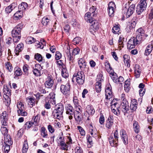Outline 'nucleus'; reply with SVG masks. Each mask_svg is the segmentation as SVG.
Returning <instances> with one entry per match:
<instances>
[{
	"instance_id": "f257e3e1",
	"label": "nucleus",
	"mask_w": 153,
	"mask_h": 153,
	"mask_svg": "<svg viewBox=\"0 0 153 153\" xmlns=\"http://www.w3.org/2000/svg\"><path fill=\"white\" fill-rule=\"evenodd\" d=\"M90 14L86 13L85 15V19L87 22L90 23L91 25H90L89 30L90 32L93 33L98 30L100 26L99 23L96 20H93V19L90 18Z\"/></svg>"
},
{
	"instance_id": "f03ea898",
	"label": "nucleus",
	"mask_w": 153,
	"mask_h": 153,
	"mask_svg": "<svg viewBox=\"0 0 153 153\" xmlns=\"http://www.w3.org/2000/svg\"><path fill=\"white\" fill-rule=\"evenodd\" d=\"M85 75L84 73L82 71L78 72L77 73H75L72 78V81L76 82L79 85H82L84 82Z\"/></svg>"
},
{
	"instance_id": "7ed1b4c3",
	"label": "nucleus",
	"mask_w": 153,
	"mask_h": 153,
	"mask_svg": "<svg viewBox=\"0 0 153 153\" xmlns=\"http://www.w3.org/2000/svg\"><path fill=\"white\" fill-rule=\"evenodd\" d=\"M64 111V106L62 103H59L55 105V109L53 112L52 114L54 117L59 119L62 116Z\"/></svg>"
},
{
	"instance_id": "20e7f679",
	"label": "nucleus",
	"mask_w": 153,
	"mask_h": 153,
	"mask_svg": "<svg viewBox=\"0 0 153 153\" xmlns=\"http://www.w3.org/2000/svg\"><path fill=\"white\" fill-rule=\"evenodd\" d=\"M135 9V5H130L128 2L126 3L123 10V13H126L127 18L129 17L133 13Z\"/></svg>"
},
{
	"instance_id": "39448f33",
	"label": "nucleus",
	"mask_w": 153,
	"mask_h": 153,
	"mask_svg": "<svg viewBox=\"0 0 153 153\" xmlns=\"http://www.w3.org/2000/svg\"><path fill=\"white\" fill-rule=\"evenodd\" d=\"M23 28V25L22 24L20 23L17 25L12 31V37H21V30Z\"/></svg>"
},
{
	"instance_id": "423d86ee",
	"label": "nucleus",
	"mask_w": 153,
	"mask_h": 153,
	"mask_svg": "<svg viewBox=\"0 0 153 153\" xmlns=\"http://www.w3.org/2000/svg\"><path fill=\"white\" fill-rule=\"evenodd\" d=\"M146 0H140L139 4L136 8V11L138 14L140 15L144 10H146L147 3Z\"/></svg>"
},
{
	"instance_id": "0eeeda50",
	"label": "nucleus",
	"mask_w": 153,
	"mask_h": 153,
	"mask_svg": "<svg viewBox=\"0 0 153 153\" xmlns=\"http://www.w3.org/2000/svg\"><path fill=\"white\" fill-rule=\"evenodd\" d=\"M70 85L68 83L65 85H61L60 86V90L61 92L66 97H68L70 94Z\"/></svg>"
},
{
	"instance_id": "6e6552de",
	"label": "nucleus",
	"mask_w": 153,
	"mask_h": 153,
	"mask_svg": "<svg viewBox=\"0 0 153 153\" xmlns=\"http://www.w3.org/2000/svg\"><path fill=\"white\" fill-rule=\"evenodd\" d=\"M17 107L18 108V113L22 116H26L27 113L25 111L24 105L21 102H19L17 104Z\"/></svg>"
},
{
	"instance_id": "1a4fd4ad",
	"label": "nucleus",
	"mask_w": 153,
	"mask_h": 153,
	"mask_svg": "<svg viewBox=\"0 0 153 153\" xmlns=\"http://www.w3.org/2000/svg\"><path fill=\"white\" fill-rule=\"evenodd\" d=\"M54 81L53 76L50 74H48L45 85L48 88H51L53 85Z\"/></svg>"
},
{
	"instance_id": "9d476101",
	"label": "nucleus",
	"mask_w": 153,
	"mask_h": 153,
	"mask_svg": "<svg viewBox=\"0 0 153 153\" xmlns=\"http://www.w3.org/2000/svg\"><path fill=\"white\" fill-rule=\"evenodd\" d=\"M65 108L66 110V114L70 115L68 117L69 119L70 120L72 119V115H74V112L73 107L71 104H66L65 105Z\"/></svg>"
},
{
	"instance_id": "9b49d317",
	"label": "nucleus",
	"mask_w": 153,
	"mask_h": 153,
	"mask_svg": "<svg viewBox=\"0 0 153 153\" xmlns=\"http://www.w3.org/2000/svg\"><path fill=\"white\" fill-rule=\"evenodd\" d=\"M138 44L135 40V38L134 37H131L128 42L127 47L129 49H131L134 48L135 46Z\"/></svg>"
},
{
	"instance_id": "f8f14e48",
	"label": "nucleus",
	"mask_w": 153,
	"mask_h": 153,
	"mask_svg": "<svg viewBox=\"0 0 153 153\" xmlns=\"http://www.w3.org/2000/svg\"><path fill=\"white\" fill-rule=\"evenodd\" d=\"M116 100H113L111 102V108L112 112L114 113L117 116H118L120 114V110L118 108L119 107H117L116 108H113V105L114 106V108L116 107V105H117V103L115 102Z\"/></svg>"
},
{
	"instance_id": "ddd939ff",
	"label": "nucleus",
	"mask_w": 153,
	"mask_h": 153,
	"mask_svg": "<svg viewBox=\"0 0 153 153\" xmlns=\"http://www.w3.org/2000/svg\"><path fill=\"white\" fill-rule=\"evenodd\" d=\"M103 81L101 75L99 76L97 81L95 84V89L97 92H100L101 90V82Z\"/></svg>"
},
{
	"instance_id": "4468645a",
	"label": "nucleus",
	"mask_w": 153,
	"mask_h": 153,
	"mask_svg": "<svg viewBox=\"0 0 153 153\" xmlns=\"http://www.w3.org/2000/svg\"><path fill=\"white\" fill-rule=\"evenodd\" d=\"M120 134L124 143L126 145L127 144L128 142V137L126 131L122 129L120 131Z\"/></svg>"
},
{
	"instance_id": "2eb2a0df",
	"label": "nucleus",
	"mask_w": 153,
	"mask_h": 153,
	"mask_svg": "<svg viewBox=\"0 0 153 153\" xmlns=\"http://www.w3.org/2000/svg\"><path fill=\"white\" fill-rule=\"evenodd\" d=\"M7 118L8 116L7 112L5 111H4L1 116V121L3 125H7Z\"/></svg>"
},
{
	"instance_id": "dca6fc26",
	"label": "nucleus",
	"mask_w": 153,
	"mask_h": 153,
	"mask_svg": "<svg viewBox=\"0 0 153 153\" xmlns=\"http://www.w3.org/2000/svg\"><path fill=\"white\" fill-rule=\"evenodd\" d=\"M113 117L110 115L109 116L105 124L106 127L108 129H110L113 124Z\"/></svg>"
},
{
	"instance_id": "f3484780",
	"label": "nucleus",
	"mask_w": 153,
	"mask_h": 153,
	"mask_svg": "<svg viewBox=\"0 0 153 153\" xmlns=\"http://www.w3.org/2000/svg\"><path fill=\"white\" fill-rule=\"evenodd\" d=\"M78 109L79 110L80 112L79 111H76L74 112V116L76 121L80 122L82 120V114L81 112V111L80 108H78Z\"/></svg>"
},
{
	"instance_id": "a211bd4d",
	"label": "nucleus",
	"mask_w": 153,
	"mask_h": 153,
	"mask_svg": "<svg viewBox=\"0 0 153 153\" xmlns=\"http://www.w3.org/2000/svg\"><path fill=\"white\" fill-rule=\"evenodd\" d=\"M24 48V45L22 43H21L17 45L15 50L16 54L18 55L19 53L22 51Z\"/></svg>"
},
{
	"instance_id": "6ab92c4d",
	"label": "nucleus",
	"mask_w": 153,
	"mask_h": 153,
	"mask_svg": "<svg viewBox=\"0 0 153 153\" xmlns=\"http://www.w3.org/2000/svg\"><path fill=\"white\" fill-rule=\"evenodd\" d=\"M78 63L79 66L81 70H82V69L83 68H87L86 67L87 65L86 62L83 59H80L78 61Z\"/></svg>"
},
{
	"instance_id": "aec40b11",
	"label": "nucleus",
	"mask_w": 153,
	"mask_h": 153,
	"mask_svg": "<svg viewBox=\"0 0 153 153\" xmlns=\"http://www.w3.org/2000/svg\"><path fill=\"white\" fill-rule=\"evenodd\" d=\"M4 143L8 145H11L13 144V141L10 138V135H7L4 137Z\"/></svg>"
},
{
	"instance_id": "412c9836",
	"label": "nucleus",
	"mask_w": 153,
	"mask_h": 153,
	"mask_svg": "<svg viewBox=\"0 0 153 153\" xmlns=\"http://www.w3.org/2000/svg\"><path fill=\"white\" fill-rule=\"evenodd\" d=\"M7 126V125H4L2 124L1 127V131L2 134L4 135V137L8 135V129H7V127H5V126Z\"/></svg>"
},
{
	"instance_id": "4be33fe9",
	"label": "nucleus",
	"mask_w": 153,
	"mask_h": 153,
	"mask_svg": "<svg viewBox=\"0 0 153 153\" xmlns=\"http://www.w3.org/2000/svg\"><path fill=\"white\" fill-rule=\"evenodd\" d=\"M123 58L125 65L129 67L130 66V64L129 63V56L128 55L125 54L124 55Z\"/></svg>"
},
{
	"instance_id": "5701e85b",
	"label": "nucleus",
	"mask_w": 153,
	"mask_h": 153,
	"mask_svg": "<svg viewBox=\"0 0 153 153\" xmlns=\"http://www.w3.org/2000/svg\"><path fill=\"white\" fill-rule=\"evenodd\" d=\"M26 100L28 102L29 105H31L30 106L31 107H32L33 105H35V100L34 98L28 97L26 98Z\"/></svg>"
},
{
	"instance_id": "b1692460",
	"label": "nucleus",
	"mask_w": 153,
	"mask_h": 153,
	"mask_svg": "<svg viewBox=\"0 0 153 153\" xmlns=\"http://www.w3.org/2000/svg\"><path fill=\"white\" fill-rule=\"evenodd\" d=\"M41 134L43 138H47L48 134H47V131L45 127H44L41 128L40 129Z\"/></svg>"
},
{
	"instance_id": "393cba45",
	"label": "nucleus",
	"mask_w": 153,
	"mask_h": 153,
	"mask_svg": "<svg viewBox=\"0 0 153 153\" xmlns=\"http://www.w3.org/2000/svg\"><path fill=\"white\" fill-rule=\"evenodd\" d=\"M86 112L90 115L93 114L95 112V110L92 107L88 105L86 108Z\"/></svg>"
},
{
	"instance_id": "a878e982",
	"label": "nucleus",
	"mask_w": 153,
	"mask_h": 153,
	"mask_svg": "<svg viewBox=\"0 0 153 153\" xmlns=\"http://www.w3.org/2000/svg\"><path fill=\"white\" fill-rule=\"evenodd\" d=\"M62 75L65 78H67L69 76V74L67 69L65 68H63L62 70Z\"/></svg>"
},
{
	"instance_id": "bb28decb",
	"label": "nucleus",
	"mask_w": 153,
	"mask_h": 153,
	"mask_svg": "<svg viewBox=\"0 0 153 153\" xmlns=\"http://www.w3.org/2000/svg\"><path fill=\"white\" fill-rule=\"evenodd\" d=\"M106 98L109 100L113 96L111 90H105Z\"/></svg>"
},
{
	"instance_id": "cd10ccee",
	"label": "nucleus",
	"mask_w": 153,
	"mask_h": 153,
	"mask_svg": "<svg viewBox=\"0 0 153 153\" xmlns=\"http://www.w3.org/2000/svg\"><path fill=\"white\" fill-rule=\"evenodd\" d=\"M152 47L151 45L149 44L146 48L145 54L146 56L149 55L152 51Z\"/></svg>"
},
{
	"instance_id": "c85d7f7f",
	"label": "nucleus",
	"mask_w": 153,
	"mask_h": 153,
	"mask_svg": "<svg viewBox=\"0 0 153 153\" xmlns=\"http://www.w3.org/2000/svg\"><path fill=\"white\" fill-rule=\"evenodd\" d=\"M60 145L61 146V149L63 150H68V145L65 143L64 141L62 140H60Z\"/></svg>"
},
{
	"instance_id": "c756f323",
	"label": "nucleus",
	"mask_w": 153,
	"mask_h": 153,
	"mask_svg": "<svg viewBox=\"0 0 153 153\" xmlns=\"http://www.w3.org/2000/svg\"><path fill=\"white\" fill-rule=\"evenodd\" d=\"M19 8L22 10H25L28 8V4L26 2H22L19 6Z\"/></svg>"
},
{
	"instance_id": "7c9ffc66",
	"label": "nucleus",
	"mask_w": 153,
	"mask_h": 153,
	"mask_svg": "<svg viewBox=\"0 0 153 153\" xmlns=\"http://www.w3.org/2000/svg\"><path fill=\"white\" fill-rule=\"evenodd\" d=\"M133 127L135 132L137 133H138L140 131L139 126L138 125V123L136 121H134Z\"/></svg>"
},
{
	"instance_id": "2f4dec72",
	"label": "nucleus",
	"mask_w": 153,
	"mask_h": 153,
	"mask_svg": "<svg viewBox=\"0 0 153 153\" xmlns=\"http://www.w3.org/2000/svg\"><path fill=\"white\" fill-rule=\"evenodd\" d=\"M106 65H105L106 66H107V68H108L106 69L107 72L109 73L110 75H111L114 72V71L113 70L110 66V64L108 62H106Z\"/></svg>"
},
{
	"instance_id": "473e14b6",
	"label": "nucleus",
	"mask_w": 153,
	"mask_h": 153,
	"mask_svg": "<svg viewBox=\"0 0 153 153\" xmlns=\"http://www.w3.org/2000/svg\"><path fill=\"white\" fill-rule=\"evenodd\" d=\"M28 148V145L27 141H25L22 149V153H26Z\"/></svg>"
},
{
	"instance_id": "72a5a7b5",
	"label": "nucleus",
	"mask_w": 153,
	"mask_h": 153,
	"mask_svg": "<svg viewBox=\"0 0 153 153\" xmlns=\"http://www.w3.org/2000/svg\"><path fill=\"white\" fill-rule=\"evenodd\" d=\"M11 145L5 144L3 146L2 149L4 150L5 153H8L10 150V146Z\"/></svg>"
},
{
	"instance_id": "f704fd0d",
	"label": "nucleus",
	"mask_w": 153,
	"mask_h": 153,
	"mask_svg": "<svg viewBox=\"0 0 153 153\" xmlns=\"http://www.w3.org/2000/svg\"><path fill=\"white\" fill-rule=\"evenodd\" d=\"M5 67L10 72L11 71L13 70V67L12 65L9 62H7L5 63Z\"/></svg>"
},
{
	"instance_id": "c9c22d12",
	"label": "nucleus",
	"mask_w": 153,
	"mask_h": 153,
	"mask_svg": "<svg viewBox=\"0 0 153 153\" xmlns=\"http://www.w3.org/2000/svg\"><path fill=\"white\" fill-rule=\"evenodd\" d=\"M120 28L118 25L114 26L112 29V32L114 34H118Z\"/></svg>"
},
{
	"instance_id": "e433bc0d",
	"label": "nucleus",
	"mask_w": 153,
	"mask_h": 153,
	"mask_svg": "<svg viewBox=\"0 0 153 153\" xmlns=\"http://www.w3.org/2000/svg\"><path fill=\"white\" fill-rule=\"evenodd\" d=\"M136 38H135V40L136 41V42H137L138 44H139L141 42L143 36L140 35L138 34H136Z\"/></svg>"
},
{
	"instance_id": "4c0bfd02",
	"label": "nucleus",
	"mask_w": 153,
	"mask_h": 153,
	"mask_svg": "<svg viewBox=\"0 0 153 153\" xmlns=\"http://www.w3.org/2000/svg\"><path fill=\"white\" fill-rule=\"evenodd\" d=\"M108 139L110 144L111 146H114L115 143H117L116 141L114 140V139L112 136H110Z\"/></svg>"
},
{
	"instance_id": "58836bf2",
	"label": "nucleus",
	"mask_w": 153,
	"mask_h": 153,
	"mask_svg": "<svg viewBox=\"0 0 153 153\" xmlns=\"http://www.w3.org/2000/svg\"><path fill=\"white\" fill-rule=\"evenodd\" d=\"M137 18L136 17L133 18L131 21V26L132 28H134L137 22Z\"/></svg>"
},
{
	"instance_id": "ea45409f",
	"label": "nucleus",
	"mask_w": 153,
	"mask_h": 153,
	"mask_svg": "<svg viewBox=\"0 0 153 153\" xmlns=\"http://www.w3.org/2000/svg\"><path fill=\"white\" fill-rule=\"evenodd\" d=\"M51 101L50 102V100H48V99L46 100L44 105L45 108L47 109H49L51 108V105L50 104Z\"/></svg>"
},
{
	"instance_id": "a19ab883",
	"label": "nucleus",
	"mask_w": 153,
	"mask_h": 153,
	"mask_svg": "<svg viewBox=\"0 0 153 153\" xmlns=\"http://www.w3.org/2000/svg\"><path fill=\"white\" fill-rule=\"evenodd\" d=\"M35 58L39 62H42V55L38 53H37L35 55Z\"/></svg>"
},
{
	"instance_id": "79ce46f5",
	"label": "nucleus",
	"mask_w": 153,
	"mask_h": 153,
	"mask_svg": "<svg viewBox=\"0 0 153 153\" xmlns=\"http://www.w3.org/2000/svg\"><path fill=\"white\" fill-rule=\"evenodd\" d=\"M10 90L9 89L7 86L4 85V88L3 89V92L4 94L9 95L10 94Z\"/></svg>"
},
{
	"instance_id": "37998d69",
	"label": "nucleus",
	"mask_w": 153,
	"mask_h": 153,
	"mask_svg": "<svg viewBox=\"0 0 153 153\" xmlns=\"http://www.w3.org/2000/svg\"><path fill=\"white\" fill-rule=\"evenodd\" d=\"M121 110L124 113V115H125L126 114L128 113V111L129 110V106H121Z\"/></svg>"
},
{
	"instance_id": "c03bdc74",
	"label": "nucleus",
	"mask_w": 153,
	"mask_h": 153,
	"mask_svg": "<svg viewBox=\"0 0 153 153\" xmlns=\"http://www.w3.org/2000/svg\"><path fill=\"white\" fill-rule=\"evenodd\" d=\"M114 8H110L108 7V15L111 17L114 16Z\"/></svg>"
},
{
	"instance_id": "a18cd8bd",
	"label": "nucleus",
	"mask_w": 153,
	"mask_h": 153,
	"mask_svg": "<svg viewBox=\"0 0 153 153\" xmlns=\"http://www.w3.org/2000/svg\"><path fill=\"white\" fill-rule=\"evenodd\" d=\"M116 82H114L116 83L117 84H122V82L123 81L124 79L123 78L122 76H120L119 77H117L116 79Z\"/></svg>"
},
{
	"instance_id": "49530a36",
	"label": "nucleus",
	"mask_w": 153,
	"mask_h": 153,
	"mask_svg": "<svg viewBox=\"0 0 153 153\" xmlns=\"http://www.w3.org/2000/svg\"><path fill=\"white\" fill-rule=\"evenodd\" d=\"M33 72L36 76H40L41 75L40 72L36 68H33Z\"/></svg>"
},
{
	"instance_id": "de8ad7c7",
	"label": "nucleus",
	"mask_w": 153,
	"mask_h": 153,
	"mask_svg": "<svg viewBox=\"0 0 153 153\" xmlns=\"http://www.w3.org/2000/svg\"><path fill=\"white\" fill-rule=\"evenodd\" d=\"M33 124V123L32 122H26L24 125L25 129H29L32 126Z\"/></svg>"
},
{
	"instance_id": "09e8293b",
	"label": "nucleus",
	"mask_w": 153,
	"mask_h": 153,
	"mask_svg": "<svg viewBox=\"0 0 153 153\" xmlns=\"http://www.w3.org/2000/svg\"><path fill=\"white\" fill-rule=\"evenodd\" d=\"M136 34H138L140 35L143 36L144 31L142 28H140L138 29L136 31Z\"/></svg>"
},
{
	"instance_id": "8fccbe9b",
	"label": "nucleus",
	"mask_w": 153,
	"mask_h": 153,
	"mask_svg": "<svg viewBox=\"0 0 153 153\" xmlns=\"http://www.w3.org/2000/svg\"><path fill=\"white\" fill-rule=\"evenodd\" d=\"M49 21V19L48 18L44 17L42 19V23L44 25H46Z\"/></svg>"
},
{
	"instance_id": "3c124183",
	"label": "nucleus",
	"mask_w": 153,
	"mask_h": 153,
	"mask_svg": "<svg viewBox=\"0 0 153 153\" xmlns=\"http://www.w3.org/2000/svg\"><path fill=\"white\" fill-rule=\"evenodd\" d=\"M96 10V8L94 7H93L92 8H90L89 11L90 12L88 13H89L90 14V18H91V15H92L93 16H94V13L95 12V11Z\"/></svg>"
},
{
	"instance_id": "603ef678",
	"label": "nucleus",
	"mask_w": 153,
	"mask_h": 153,
	"mask_svg": "<svg viewBox=\"0 0 153 153\" xmlns=\"http://www.w3.org/2000/svg\"><path fill=\"white\" fill-rule=\"evenodd\" d=\"M82 136H84L85 135V131L80 126H77Z\"/></svg>"
},
{
	"instance_id": "864d4df0",
	"label": "nucleus",
	"mask_w": 153,
	"mask_h": 153,
	"mask_svg": "<svg viewBox=\"0 0 153 153\" xmlns=\"http://www.w3.org/2000/svg\"><path fill=\"white\" fill-rule=\"evenodd\" d=\"M110 76L114 82H116V79L117 78V76L116 73L114 72L112 74L110 75Z\"/></svg>"
},
{
	"instance_id": "5fc2aeb1",
	"label": "nucleus",
	"mask_w": 153,
	"mask_h": 153,
	"mask_svg": "<svg viewBox=\"0 0 153 153\" xmlns=\"http://www.w3.org/2000/svg\"><path fill=\"white\" fill-rule=\"evenodd\" d=\"M80 40L81 38L80 37H76L74 39L73 42L75 44H79Z\"/></svg>"
},
{
	"instance_id": "6e6d98bb",
	"label": "nucleus",
	"mask_w": 153,
	"mask_h": 153,
	"mask_svg": "<svg viewBox=\"0 0 153 153\" xmlns=\"http://www.w3.org/2000/svg\"><path fill=\"white\" fill-rule=\"evenodd\" d=\"M62 57L61 54L59 51H56L55 55V59L56 60L59 59Z\"/></svg>"
},
{
	"instance_id": "4d7b16f0",
	"label": "nucleus",
	"mask_w": 153,
	"mask_h": 153,
	"mask_svg": "<svg viewBox=\"0 0 153 153\" xmlns=\"http://www.w3.org/2000/svg\"><path fill=\"white\" fill-rule=\"evenodd\" d=\"M28 66L27 64L25 65L23 67V70L24 72L26 75H28Z\"/></svg>"
},
{
	"instance_id": "13d9d810",
	"label": "nucleus",
	"mask_w": 153,
	"mask_h": 153,
	"mask_svg": "<svg viewBox=\"0 0 153 153\" xmlns=\"http://www.w3.org/2000/svg\"><path fill=\"white\" fill-rule=\"evenodd\" d=\"M140 66L139 65H136L135 67L134 72L140 74L141 69H140Z\"/></svg>"
},
{
	"instance_id": "bf43d9fd",
	"label": "nucleus",
	"mask_w": 153,
	"mask_h": 153,
	"mask_svg": "<svg viewBox=\"0 0 153 153\" xmlns=\"http://www.w3.org/2000/svg\"><path fill=\"white\" fill-rule=\"evenodd\" d=\"M22 71L19 68L15 72V75L17 76H20L22 75Z\"/></svg>"
},
{
	"instance_id": "052dcab7",
	"label": "nucleus",
	"mask_w": 153,
	"mask_h": 153,
	"mask_svg": "<svg viewBox=\"0 0 153 153\" xmlns=\"http://www.w3.org/2000/svg\"><path fill=\"white\" fill-rule=\"evenodd\" d=\"M13 7L11 5L7 7L5 9V11L7 13H10L12 10Z\"/></svg>"
},
{
	"instance_id": "680f3d73",
	"label": "nucleus",
	"mask_w": 153,
	"mask_h": 153,
	"mask_svg": "<svg viewBox=\"0 0 153 153\" xmlns=\"http://www.w3.org/2000/svg\"><path fill=\"white\" fill-rule=\"evenodd\" d=\"M121 106H129L128 102L126 100H124L122 101V102L121 103Z\"/></svg>"
},
{
	"instance_id": "e2e57ef3",
	"label": "nucleus",
	"mask_w": 153,
	"mask_h": 153,
	"mask_svg": "<svg viewBox=\"0 0 153 153\" xmlns=\"http://www.w3.org/2000/svg\"><path fill=\"white\" fill-rule=\"evenodd\" d=\"M80 51V49L79 48H77L74 49L73 51V54L74 55L78 54Z\"/></svg>"
},
{
	"instance_id": "0e129e2a",
	"label": "nucleus",
	"mask_w": 153,
	"mask_h": 153,
	"mask_svg": "<svg viewBox=\"0 0 153 153\" xmlns=\"http://www.w3.org/2000/svg\"><path fill=\"white\" fill-rule=\"evenodd\" d=\"M153 111V109L151 106H149L147 108L146 111L147 113L150 114Z\"/></svg>"
},
{
	"instance_id": "69168bd1",
	"label": "nucleus",
	"mask_w": 153,
	"mask_h": 153,
	"mask_svg": "<svg viewBox=\"0 0 153 153\" xmlns=\"http://www.w3.org/2000/svg\"><path fill=\"white\" fill-rule=\"evenodd\" d=\"M75 153H83L82 149L79 146H77L76 148Z\"/></svg>"
},
{
	"instance_id": "338daca9",
	"label": "nucleus",
	"mask_w": 153,
	"mask_h": 153,
	"mask_svg": "<svg viewBox=\"0 0 153 153\" xmlns=\"http://www.w3.org/2000/svg\"><path fill=\"white\" fill-rule=\"evenodd\" d=\"M48 128L49 131L51 133H53L54 131V129L51 125H49L48 126Z\"/></svg>"
},
{
	"instance_id": "774afa93",
	"label": "nucleus",
	"mask_w": 153,
	"mask_h": 153,
	"mask_svg": "<svg viewBox=\"0 0 153 153\" xmlns=\"http://www.w3.org/2000/svg\"><path fill=\"white\" fill-rule=\"evenodd\" d=\"M35 41V39L32 37H30L28 39V42L30 44L34 42Z\"/></svg>"
}]
</instances>
